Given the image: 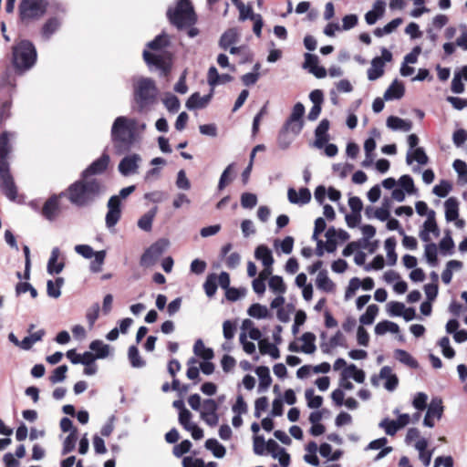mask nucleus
<instances>
[{
    "label": "nucleus",
    "mask_w": 467,
    "mask_h": 467,
    "mask_svg": "<svg viewBox=\"0 0 467 467\" xmlns=\"http://www.w3.org/2000/svg\"><path fill=\"white\" fill-rule=\"evenodd\" d=\"M104 192L105 185L101 180L81 175L79 180L67 188L66 195L73 205L87 207L91 205Z\"/></svg>",
    "instance_id": "f257e3e1"
},
{
    "label": "nucleus",
    "mask_w": 467,
    "mask_h": 467,
    "mask_svg": "<svg viewBox=\"0 0 467 467\" xmlns=\"http://www.w3.org/2000/svg\"><path fill=\"white\" fill-rule=\"evenodd\" d=\"M138 122L135 119L119 116L111 127V140L119 154L128 152L137 140Z\"/></svg>",
    "instance_id": "f03ea898"
},
{
    "label": "nucleus",
    "mask_w": 467,
    "mask_h": 467,
    "mask_svg": "<svg viewBox=\"0 0 467 467\" xmlns=\"http://www.w3.org/2000/svg\"><path fill=\"white\" fill-rule=\"evenodd\" d=\"M168 38L166 36H158L154 40L148 44V47L152 49L154 52L148 50L143 51V58L149 66H155L161 69L165 75L170 69V57L164 54H161V49L167 46Z\"/></svg>",
    "instance_id": "7ed1b4c3"
},
{
    "label": "nucleus",
    "mask_w": 467,
    "mask_h": 467,
    "mask_svg": "<svg viewBox=\"0 0 467 467\" xmlns=\"http://www.w3.org/2000/svg\"><path fill=\"white\" fill-rule=\"evenodd\" d=\"M36 61V50L28 40H21L13 47V64L16 70L25 72Z\"/></svg>",
    "instance_id": "20e7f679"
},
{
    "label": "nucleus",
    "mask_w": 467,
    "mask_h": 467,
    "mask_svg": "<svg viewBox=\"0 0 467 467\" xmlns=\"http://www.w3.org/2000/svg\"><path fill=\"white\" fill-rule=\"evenodd\" d=\"M171 22L179 28L192 26L196 16L190 0H180L174 9L168 10Z\"/></svg>",
    "instance_id": "39448f33"
},
{
    "label": "nucleus",
    "mask_w": 467,
    "mask_h": 467,
    "mask_svg": "<svg viewBox=\"0 0 467 467\" xmlns=\"http://www.w3.org/2000/svg\"><path fill=\"white\" fill-rule=\"evenodd\" d=\"M47 0H21L18 11L22 23L28 24L40 19L47 12Z\"/></svg>",
    "instance_id": "423d86ee"
},
{
    "label": "nucleus",
    "mask_w": 467,
    "mask_h": 467,
    "mask_svg": "<svg viewBox=\"0 0 467 467\" xmlns=\"http://www.w3.org/2000/svg\"><path fill=\"white\" fill-rule=\"evenodd\" d=\"M135 191V186L130 185L119 191V195H113L108 202V213L106 214V225L111 228L117 224L120 218V198L125 199Z\"/></svg>",
    "instance_id": "0eeeda50"
},
{
    "label": "nucleus",
    "mask_w": 467,
    "mask_h": 467,
    "mask_svg": "<svg viewBox=\"0 0 467 467\" xmlns=\"http://www.w3.org/2000/svg\"><path fill=\"white\" fill-rule=\"evenodd\" d=\"M135 99L140 106L151 103L157 95L154 81L148 78H140L134 83Z\"/></svg>",
    "instance_id": "6e6552de"
},
{
    "label": "nucleus",
    "mask_w": 467,
    "mask_h": 467,
    "mask_svg": "<svg viewBox=\"0 0 467 467\" xmlns=\"http://www.w3.org/2000/svg\"><path fill=\"white\" fill-rule=\"evenodd\" d=\"M305 114V107L301 102H297L293 109L292 112L285 121L284 125V130L285 131H289L293 133L294 135H298L303 127H304V120L303 116Z\"/></svg>",
    "instance_id": "1a4fd4ad"
},
{
    "label": "nucleus",
    "mask_w": 467,
    "mask_h": 467,
    "mask_svg": "<svg viewBox=\"0 0 467 467\" xmlns=\"http://www.w3.org/2000/svg\"><path fill=\"white\" fill-rule=\"evenodd\" d=\"M168 241L161 239L152 244L141 255L140 265L145 267L152 266L168 247Z\"/></svg>",
    "instance_id": "9d476101"
},
{
    "label": "nucleus",
    "mask_w": 467,
    "mask_h": 467,
    "mask_svg": "<svg viewBox=\"0 0 467 467\" xmlns=\"http://www.w3.org/2000/svg\"><path fill=\"white\" fill-rule=\"evenodd\" d=\"M392 60V54L387 48L381 49V56L376 57L371 61V66L368 69V78L370 81L377 80L384 74L385 63Z\"/></svg>",
    "instance_id": "9b49d317"
},
{
    "label": "nucleus",
    "mask_w": 467,
    "mask_h": 467,
    "mask_svg": "<svg viewBox=\"0 0 467 467\" xmlns=\"http://www.w3.org/2000/svg\"><path fill=\"white\" fill-rule=\"evenodd\" d=\"M379 380L384 381L383 386L389 391L395 390L399 384V379L397 375L389 366H384L383 368H381L379 374L373 375L370 379L371 384L374 387L379 386Z\"/></svg>",
    "instance_id": "f8f14e48"
},
{
    "label": "nucleus",
    "mask_w": 467,
    "mask_h": 467,
    "mask_svg": "<svg viewBox=\"0 0 467 467\" xmlns=\"http://www.w3.org/2000/svg\"><path fill=\"white\" fill-rule=\"evenodd\" d=\"M218 404L214 400L208 399L202 401L200 410L201 419L209 426L214 427L219 422V415L217 413Z\"/></svg>",
    "instance_id": "ddd939ff"
},
{
    "label": "nucleus",
    "mask_w": 467,
    "mask_h": 467,
    "mask_svg": "<svg viewBox=\"0 0 467 467\" xmlns=\"http://www.w3.org/2000/svg\"><path fill=\"white\" fill-rule=\"evenodd\" d=\"M141 161L142 159L140 154H129L119 161L118 170L121 175L126 177L137 174Z\"/></svg>",
    "instance_id": "4468645a"
},
{
    "label": "nucleus",
    "mask_w": 467,
    "mask_h": 467,
    "mask_svg": "<svg viewBox=\"0 0 467 467\" xmlns=\"http://www.w3.org/2000/svg\"><path fill=\"white\" fill-rule=\"evenodd\" d=\"M0 188L2 192L10 201H15L17 195V189L9 167L0 168Z\"/></svg>",
    "instance_id": "2eb2a0df"
},
{
    "label": "nucleus",
    "mask_w": 467,
    "mask_h": 467,
    "mask_svg": "<svg viewBox=\"0 0 467 467\" xmlns=\"http://www.w3.org/2000/svg\"><path fill=\"white\" fill-rule=\"evenodd\" d=\"M326 251L327 253H334L337 247V241L345 242L348 240L349 234L344 230H337L334 227H331L326 232Z\"/></svg>",
    "instance_id": "dca6fc26"
},
{
    "label": "nucleus",
    "mask_w": 467,
    "mask_h": 467,
    "mask_svg": "<svg viewBox=\"0 0 467 467\" xmlns=\"http://www.w3.org/2000/svg\"><path fill=\"white\" fill-rule=\"evenodd\" d=\"M435 215V212L431 211L429 213V218L425 220L422 228L420 231V238L425 243H429L431 241V234H432L435 237L440 235V230L436 223Z\"/></svg>",
    "instance_id": "f3484780"
},
{
    "label": "nucleus",
    "mask_w": 467,
    "mask_h": 467,
    "mask_svg": "<svg viewBox=\"0 0 467 467\" xmlns=\"http://www.w3.org/2000/svg\"><path fill=\"white\" fill-rule=\"evenodd\" d=\"M110 158L109 154L103 153L99 159L94 161L81 175L88 178H94V175L102 174L108 168Z\"/></svg>",
    "instance_id": "a211bd4d"
},
{
    "label": "nucleus",
    "mask_w": 467,
    "mask_h": 467,
    "mask_svg": "<svg viewBox=\"0 0 467 467\" xmlns=\"http://www.w3.org/2000/svg\"><path fill=\"white\" fill-rule=\"evenodd\" d=\"M192 415L189 410H182L179 413V422L187 431H190L194 440H201L203 437L202 430L192 421Z\"/></svg>",
    "instance_id": "6ab92c4d"
},
{
    "label": "nucleus",
    "mask_w": 467,
    "mask_h": 467,
    "mask_svg": "<svg viewBox=\"0 0 467 467\" xmlns=\"http://www.w3.org/2000/svg\"><path fill=\"white\" fill-rule=\"evenodd\" d=\"M15 137V133L4 131L0 134V168L9 167L8 156L12 151L10 140Z\"/></svg>",
    "instance_id": "aec40b11"
},
{
    "label": "nucleus",
    "mask_w": 467,
    "mask_h": 467,
    "mask_svg": "<svg viewBox=\"0 0 467 467\" xmlns=\"http://www.w3.org/2000/svg\"><path fill=\"white\" fill-rule=\"evenodd\" d=\"M443 413V407L441 400H432L428 407L423 424L432 428L435 425V419L440 420Z\"/></svg>",
    "instance_id": "412c9836"
},
{
    "label": "nucleus",
    "mask_w": 467,
    "mask_h": 467,
    "mask_svg": "<svg viewBox=\"0 0 467 467\" xmlns=\"http://www.w3.org/2000/svg\"><path fill=\"white\" fill-rule=\"evenodd\" d=\"M60 195H53L48 198L42 208V215L48 221H54L60 213Z\"/></svg>",
    "instance_id": "4be33fe9"
},
{
    "label": "nucleus",
    "mask_w": 467,
    "mask_h": 467,
    "mask_svg": "<svg viewBox=\"0 0 467 467\" xmlns=\"http://www.w3.org/2000/svg\"><path fill=\"white\" fill-rule=\"evenodd\" d=\"M287 198L291 203L304 205L310 202L311 192L307 188H300L298 192L294 188H289Z\"/></svg>",
    "instance_id": "5701e85b"
},
{
    "label": "nucleus",
    "mask_w": 467,
    "mask_h": 467,
    "mask_svg": "<svg viewBox=\"0 0 467 467\" xmlns=\"http://www.w3.org/2000/svg\"><path fill=\"white\" fill-rule=\"evenodd\" d=\"M317 287L326 293H334L336 289L335 283L328 277L327 270H320L316 278Z\"/></svg>",
    "instance_id": "b1692460"
},
{
    "label": "nucleus",
    "mask_w": 467,
    "mask_h": 467,
    "mask_svg": "<svg viewBox=\"0 0 467 467\" xmlns=\"http://www.w3.org/2000/svg\"><path fill=\"white\" fill-rule=\"evenodd\" d=\"M385 13V2L377 0L371 10L366 13L365 20L368 25H374Z\"/></svg>",
    "instance_id": "393cba45"
},
{
    "label": "nucleus",
    "mask_w": 467,
    "mask_h": 467,
    "mask_svg": "<svg viewBox=\"0 0 467 467\" xmlns=\"http://www.w3.org/2000/svg\"><path fill=\"white\" fill-rule=\"evenodd\" d=\"M340 378L345 379H353L358 383H363L366 379L365 372L358 368L355 364L348 365L340 373Z\"/></svg>",
    "instance_id": "a878e982"
},
{
    "label": "nucleus",
    "mask_w": 467,
    "mask_h": 467,
    "mask_svg": "<svg viewBox=\"0 0 467 467\" xmlns=\"http://www.w3.org/2000/svg\"><path fill=\"white\" fill-rule=\"evenodd\" d=\"M212 94L201 96L198 92L193 93L186 101V108L190 110L196 109H203L210 102Z\"/></svg>",
    "instance_id": "bb28decb"
},
{
    "label": "nucleus",
    "mask_w": 467,
    "mask_h": 467,
    "mask_svg": "<svg viewBox=\"0 0 467 467\" xmlns=\"http://www.w3.org/2000/svg\"><path fill=\"white\" fill-rule=\"evenodd\" d=\"M386 125L392 130L410 131L412 128V122L396 116H390L387 119Z\"/></svg>",
    "instance_id": "cd10ccee"
},
{
    "label": "nucleus",
    "mask_w": 467,
    "mask_h": 467,
    "mask_svg": "<svg viewBox=\"0 0 467 467\" xmlns=\"http://www.w3.org/2000/svg\"><path fill=\"white\" fill-rule=\"evenodd\" d=\"M60 256V250L54 247L51 251V255L47 262V270L49 275L59 274L64 268V263L58 262Z\"/></svg>",
    "instance_id": "c85d7f7f"
},
{
    "label": "nucleus",
    "mask_w": 467,
    "mask_h": 467,
    "mask_svg": "<svg viewBox=\"0 0 467 467\" xmlns=\"http://www.w3.org/2000/svg\"><path fill=\"white\" fill-rule=\"evenodd\" d=\"M413 161L418 162L420 165H426L429 161V158L423 150V148L412 149L408 150L406 155V162L408 165H411Z\"/></svg>",
    "instance_id": "c756f323"
},
{
    "label": "nucleus",
    "mask_w": 467,
    "mask_h": 467,
    "mask_svg": "<svg viewBox=\"0 0 467 467\" xmlns=\"http://www.w3.org/2000/svg\"><path fill=\"white\" fill-rule=\"evenodd\" d=\"M254 257L261 261L264 266H273L275 263L272 251L265 244H260L255 248Z\"/></svg>",
    "instance_id": "7c9ffc66"
},
{
    "label": "nucleus",
    "mask_w": 467,
    "mask_h": 467,
    "mask_svg": "<svg viewBox=\"0 0 467 467\" xmlns=\"http://www.w3.org/2000/svg\"><path fill=\"white\" fill-rule=\"evenodd\" d=\"M404 92L405 88L403 84L398 80H394L385 91L383 98L385 100L400 99L403 97Z\"/></svg>",
    "instance_id": "2f4dec72"
},
{
    "label": "nucleus",
    "mask_w": 467,
    "mask_h": 467,
    "mask_svg": "<svg viewBox=\"0 0 467 467\" xmlns=\"http://www.w3.org/2000/svg\"><path fill=\"white\" fill-rule=\"evenodd\" d=\"M240 37V33L236 28H230L221 36L219 45L222 48L227 49L233 44H235Z\"/></svg>",
    "instance_id": "473e14b6"
},
{
    "label": "nucleus",
    "mask_w": 467,
    "mask_h": 467,
    "mask_svg": "<svg viewBox=\"0 0 467 467\" xmlns=\"http://www.w3.org/2000/svg\"><path fill=\"white\" fill-rule=\"evenodd\" d=\"M255 373L259 378L258 390H266L272 383L269 368L267 367L261 366L255 369Z\"/></svg>",
    "instance_id": "72a5a7b5"
},
{
    "label": "nucleus",
    "mask_w": 467,
    "mask_h": 467,
    "mask_svg": "<svg viewBox=\"0 0 467 467\" xmlns=\"http://www.w3.org/2000/svg\"><path fill=\"white\" fill-rule=\"evenodd\" d=\"M89 348L95 352V356L99 359L108 358L111 352L110 346L99 339L93 340L89 345Z\"/></svg>",
    "instance_id": "f704fd0d"
},
{
    "label": "nucleus",
    "mask_w": 467,
    "mask_h": 467,
    "mask_svg": "<svg viewBox=\"0 0 467 467\" xmlns=\"http://www.w3.org/2000/svg\"><path fill=\"white\" fill-rule=\"evenodd\" d=\"M445 218L448 222L455 221L459 216L458 201L451 197L445 201Z\"/></svg>",
    "instance_id": "c9c22d12"
},
{
    "label": "nucleus",
    "mask_w": 467,
    "mask_h": 467,
    "mask_svg": "<svg viewBox=\"0 0 467 467\" xmlns=\"http://www.w3.org/2000/svg\"><path fill=\"white\" fill-rule=\"evenodd\" d=\"M247 314L256 319H265L271 317V313L265 306L254 303L247 309Z\"/></svg>",
    "instance_id": "e433bc0d"
},
{
    "label": "nucleus",
    "mask_w": 467,
    "mask_h": 467,
    "mask_svg": "<svg viewBox=\"0 0 467 467\" xmlns=\"http://www.w3.org/2000/svg\"><path fill=\"white\" fill-rule=\"evenodd\" d=\"M268 287L275 295H285L286 293V285L280 275H272L268 280Z\"/></svg>",
    "instance_id": "4c0bfd02"
},
{
    "label": "nucleus",
    "mask_w": 467,
    "mask_h": 467,
    "mask_svg": "<svg viewBox=\"0 0 467 467\" xmlns=\"http://www.w3.org/2000/svg\"><path fill=\"white\" fill-rule=\"evenodd\" d=\"M60 21L56 18L52 17L49 18L42 27L41 36L45 40H48L53 34H55L58 28L60 27Z\"/></svg>",
    "instance_id": "58836bf2"
},
{
    "label": "nucleus",
    "mask_w": 467,
    "mask_h": 467,
    "mask_svg": "<svg viewBox=\"0 0 467 467\" xmlns=\"http://www.w3.org/2000/svg\"><path fill=\"white\" fill-rule=\"evenodd\" d=\"M300 339L303 342V345L300 347V352L313 354L316 351V336L313 333L306 332L302 335Z\"/></svg>",
    "instance_id": "ea45409f"
},
{
    "label": "nucleus",
    "mask_w": 467,
    "mask_h": 467,
    "mask_svg": "<svg viewBox=\"0 0 467 467\" xmlns=\"http://www.w3.org/2000/svg\"><path fill=\"white\" fill-rule=\"evenodd\" d=\"M158 212L157 207H153L145 214H143L138 221V226L143 231L149 232L151 230L152 222Z\"/></svg>",
    "instance_id": "a19ab883"
},
{
    "label": "nucleus",
    "mask_w": 467,
    "mask_h": 467,
    "mask_svg": "<svg viewBox=\"0 0 467 467\" xmlns=\"http://www.w3.org/2000/svg\"><path fill=\"white\" fill-rule=\"evenodd\" d=\"M394 357L400 363H402L411 368H416L419 366L417 360L406 350H403V349L395 350Z\"/></svg>",
    "instance_id": "79ce46f5"
},
{
    "label": "nucleus",
    "mask_w": 467,
    "mask_h": 467,
    "mask_svg": "<svg viewBox=\"0 0 467 467\" xmlns=\"http://www.w3.org/2000/svg\"><path fill=\"white\" fill-rule=\"evenodd\" d=\"M64 285V278L57 277L55 281L48 280L47 282V296L52 298H58L61 295V287Z\"/></svg>",
    "instance_id": "37998d69"
},
{
    "label": "nucleus",
    "mask_w": 467,
    "mask_h": 467,
    "mask_svg": "<svg viewBox=\"0 0 467 467\" xmlns=\"http://www.w3.org/2000/svg\"><path fill=\"white\" fill-rule=\"evenodd\" d=\"M193 352L196 356L203 358L204 360H211L213 358V349L206 348L202 339H197L195 341Z\"/></svg>",
    "instance_id": "c03bdc74"
},
{
    "label": "nucleus",
    "mask_w": 467,
    "mask_h": 467,
    "mask_svg": "<svg viewBox=\"0 0 467 467\" xmlns=\"http://www.w3.org/2000/svg\"><path fill=\"white\" fill-rule=\"evenodd\" d=\"M258 347L261 354H267L275 359L279 358V350L277 347L267 339L259 340Z\"/></svg>",
    "instance_id": "a18cd8bd"
},
{
    "label": "nucleus",
    "mask_w": 467,
    "mask_h": 467,
    "mask_svg": "<svg viewBox=\"0 0 467 467\" xmlns=\"http://www.w3.org/2000/svg\"><path fill=\"white\" fill-rule=\"evenodd\" d=\"M205 447L211 451L215 458H223L226 453V449L223 445L219 443L215 439H208L205 441Z\"/></svg>",
    "instance_id": "49530a36"
},
{
    "label": "nucleus",
    "mask_w": 467,
    "mask_h": 467,
    "mask_svg": "<svg viewBox=\"0 0 467 467\" xmlns=\"http://www.w3.org/2000/svg\"><path fill=\"white\" fill-rule=\"evenodd\" d=\"M399 331H400L399 326L396 323L388 321V320L381 321V322L378 323L375 327V333L377 335H384L387 332L396 334Z\"/></svg>",
    "instance_id": "de8ad7c7"
},
{
    "label": "nucleus",
    "mask_w": 467,
    "mask_h": 467,
    "mask_svg": "<svg viewBox=\"0 0 467 467\" xmlns=\"http://www.w3.org/2000/svg\"><path fill=\"white\" fill-rule=\"evenodd\" d=\"M44 335H45V330H43V329H40L34 333H30L29 336L26 337L21 341V348L24 350L30 349L34 344L42 340V337H44Z\"/></svg>",
    "instance_id": "09e8293b"
},
{
    "label": "nucleus",
    "mask_w": 467,
    "mask_h": 467,
    "mask_svg": "<svg viewBox=\"0 0 467 467\" xmlns=\"http://www.w3.org/2000/svg\"><path fill=\"white\" fill-rule=\"evenodd\" d=\"M128 358L133 368H142L145 366V361L140 357L139 349L135 346H130L129 348Z\"/></svg>",
    "instance_id": "8fccbe9b"
},
{
    "label": "nucleus",
    "mask_w": 467,
    "mask_h": 467,
    "mask_svg": "<svg viewBox=\"0 0 467 467\" xmlns=\"http://www.w3.org/2000/svg\"><path fill=\"white\" fill-rule=\"evenodd\" d=\"M396 241L394 238H388L385 241V250L387 253L388 264L394 265L397 263V254L395 253Z\"/></svg>",
    "instance_id": "3c124183"
},
{
    "label": "nucleus",
    "mask_w": 467,
    "mask_h": 467,
    "mask_svg": "<svg viewBox=\"0 0 467 467\" xmlns=\"http://www.w3.org/2000/svg\"><path fill=\"white\" fill-rule=\"evenodd\" d=\"M305 397L307 402V406L311 409H318L322 406L323 398L318 395H315V391L312 389H307L305 391Z\"/></svg>",
    "instance_id": "603ef678"
},
{
    "label": "nucleus",
    "mask_w": 467,
    "mask_h": 467,
    "mask_svg": "<svg viewBox=\"0 0 467 467\" xmlns=\"http://www.w3.org/2000/svg\"><path fill=\"white\" fill-rule=\"evenodd\" d=\"M379 312V307L376 305H369L366 312L360 317L359 321L362 325H371Z\"/></svg>",
    "instance_id": "864d4df0"
},
{
    "label": "nucleus",
    "mask_w": 467,
    "mask_h": 467,
    "mask_svg": "<svg viewBox=\"0 0 467 467\" xmlns=\"http://www.w3.org/2000/svg\"><path fill=\"white\" fill-rule=\"evenodd\" d=\"M424 255L431 266L437 265V246L433 243H428L425 245Z\"/></svg>",
    "instance_id": "5fc2aeb1"
},
{
    "label": "nucleus",
    "mask_w": 467,
    "mask_h": 467,
    "mask_svg": "<svg viewBox=\"0 0 467 467\" xmlns=\"http://www.w3.org/2000/svg\"><path fill=\"white\" fill-rule=\"evenodd\" d=\"M203 288L207 296L212 297L214 296L217 290V275L215 274H211L207 276Z\"/></svg>",
    "instance_id": "6e6d98bb"
},
{
    "label": "nucleus",
    "mask_w": 467,
    "mask_h": 467,
    "mask_svg": "<svg viewBox=\"0 0 467 467\" xmlns=\"http://www.w3.org/2000/svg\"><path fill=\"white\" fill-rule=\"evenodd\" d=\"M12 105V99L0 101V125H2L11 117Z\"/></svg>",
    "instance_id": "4d7b16f0"
},
{
    "label": "nucleus",
    "mask_w": 467,
    "mask_h": 467,
    "mask_svg": "<svg viewBox=\"0 0 467 467\" xmlns=\"http://www.w3.org/2000/svg\"><path fill=\"white\" fill-rule=\"evenodd\" d=\"M275 247L276 249H280L282 253L285 254H289L293 251L294 247V238L292 236H286L283 241L278 242L277 240L275 242Z\"/></svg>",
    "instance_id": "13d9d810"
},
{
    "label": "nucleus",
    "mask_w": 467,
    "mask_h": 467,
    "mask_svg": "<svg viewBox=\"0 0 467 467\" xmlns=\"http://www.w3.org/2000/svg\"><path fill=\"white\" fill-rule=\"evenodd\" d=\"M163 104L172 113L177 112L180 109V100L173 94H167L163 99Z\"/></svg>",
    "instance_id": "bf43d9fd"
},
{
    "label": "nucleus",
    "mask_w": 467,
    "mask_h": 467,
    "mask_svg": "<svg viewBox=\"0 0 467 467\" xmlns=\"http://www.w3.org/2000/svg\"><path fill=\"white\" fill-rule=\"evenodd\" d=\"M94 260L90 264V270L94 273H98L101 271V266L104 263L106 257L105 251H99L93 255Z\"/></svg>",
    "instance_id": "052dcab7"
},
{
    "label": "nucleus",
    "mask_w": 467,
    "mask_h": 467,
    "mask_svg": "<svg viewBox=\"0 0 467 467\" xmlns=\"http://www.w3.org/2000/svg\"><path fill=\"white\" fill-rule=\"evenodd\" d=\"M77 441V430L74 429L69 435L65 439L63 443V454H67L74 450Z\"/></svg>",
    "instance_id": "680f3d73"
},
{
    "label": "nucleus",
    "mask_w": 467,
    "mask_h": 467,
    "mask_svg": "<svg viewBox=\"0 0 467 467\" xmlns=\"http://www.w3.org/2000/svg\"><path fill=\"white\" fill-rule=\"evenodd\" d=\"M379 427L384 429L386 434L393 436L400 430L394 420L384 419L379 422Z\"/></svg>",
    "instance_id": "e2e57ef3"
},
{
    "label": "nucleus",
    "mask_w": 467,
    "mask_h": 467,
    "mask_svg": "<svg viewBox=\"0 0 467 467\" xmlns=\"http://www.w3.org/2000/svg\"><path fill=\"white\" fill-rule=\"evenodd\" d=\"M403 191L410 194L415 192L414 182L410 175H402L398 182Z\"/></svg>",
    "instance_id": "0e129e2a"
},
{
    "label": "nucleus",
    "mask_w": 467,
    "mask_h": 467,
    "mask_svg": "<svg viewBox=\"0 0 467 467\" xmlns=\"http://www.w3.org/2000/svg\"><path fill=\"white\" fill-rule=\"evenodd\" d=\"M389 209V201L385 200L381 207L375 209L374 217L382 222L387 221L390 215Z\"/></svg>",
    "instance_id": "69168bd1"
},
{
    "label": "nucleus",
    "mask_w": 467,
    "mask_h": 467,
    "mask_svg": "<svg viewBox=\"0 0 467 467\" xmlns=\"http://www.w3.org/2000/svg\"><path fill=\"white\" fill-rule=\"evenodd\" d=\"M67 371V367L66 365H62L57 367L49 377L50 381L53 384L62 382L66 379V373Z\"/></svg>",
    "instance_id": "338daca9"
},
{
    "label": "nucleus",
    "mask_w": 467,
    "mask_h": 467,
    "mask_svg": "<svg viewBox=\"0 0 467 467\" xmlns=\"http://www.w3.org/2000/svg\"><path fill=\"white\" fill-rule=\"evenodd\" d=\"M451 190V185L448 181H441L433 187L432 192L439 197H445Z\"/></svg>",
    "instance_id": "774afa93"
}]
</instances>
